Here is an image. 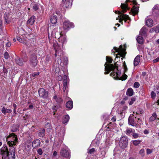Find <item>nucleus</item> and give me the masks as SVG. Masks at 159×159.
Here are the masks:
<instances>
[{"mask_svg":"<svg viewBox=\"0 0 159 159\" xmlns=\"http://www.w3.org/2000/svg\"><path fill=\"white\" fill-rule=\"evenodd\" d=\"M4 16L5 19H7L8 18V15L7 13L6 14V13H5L4 14Z\"/></svg>","mask_w":159,"mask_h":159,"instance_id":"59","label":"nucleus"},{"mask_svg":"<svg viewBox=\"0 0 159 159\" xmlns=\"http://www.w3.org/2000/svg\"><path fill=\"white\" fill-rule=\"evenodd\" d=\"M57 14H53L51 17L50 22L52 24H55L57 21Z\"/></svg>","mask_w":159,"mask_h":159,"instance_id":"19","label":"nucleus"},{"mask_svg":"<svg viewBox=\"0 0 159 159\" xmlns=\"http://www.w3.org/2000/svg\"><path fill=\"white\" fill-rule=\"evenodd\" d=\"M70 119V117L68 115L65 116V117L63 118L62 120V122L63 124L67 123Z\"/></svg>","mask_w":159,"mask_h":159,"instance_id":"28","label":"nucleus"},{"mask_svg":"<svg viewBox=\"0 0 159 159\" xmlns=\"http://www.w3.org/2000/svg\"><path fill=\"white\" fill-rule=\"evenodd\" d=\"M141 141L140 140H136L132 141L133 144L135 146H137L141 142Z\"/></svg>","mask_w":159,"mask_h":159,"instance_id":"37","label":"nucleus"},{"mask_svg":"<svg viewBox=\"0 0 159 159\" xmlns=\"http://www.w3.org/2000/svg\"><path fill=\"white\" fill-rule=\"evenodd\" d=\"M154 30L155 31V32L156 33H158L159 32V28L158 27H156Z\"/></svg>","mask_w":159,"mask_h":159,"instance_id":"56","label":"nucleus"},{"mask_svg":"<svg viewBox=\"0 0 159 159\" xmlns=\"http://www.w3.org/2000/svg\"><path fill=\"white\" fill-rule=\"evenodd\" d=\"M33 41V39H28V40H25L24 42L26 43L27 44H25V45L27 46H30V45L31 46V44L30 43Z\"/></svg>","mask_w":159,"mask_h":159,"instance_id":"36","label":"nucleus"},{"mask_svg":"<svg viewBox=\"0 0 159 159\" xmlns=\"http://www.w3.org/2000/svg\"><path fill=\"white\" fill-rule=\"evenodd\" d=\"M4 58L6 59H8L9 57V54L7 52H4Z\"/></svg>","mask_w":159,"mask_h":159,"instance_id":"43","label":"nucleus"},{"mask_svg":"<svg viewBox=\"0 0 159 159\" xmlns=\"http://www.w3.org/2000/svg\"><path fill=\"white\" fill-rule=\"evenodd\" d=\"M111 120L113 122H115L116 120V118L115 116L113 117L111 119Z\"/></svg>","mask_w":159,"mask_h":159,"instance_id":"58","label":"nucleus"},{"mask_svg":"<svg viewBox=\"0 0 159 159\" xmlns=\"http://www.w3.org/2000/svg\"><path fill=\"white\" fill-rule=\"evenodd\" d=\"M121 7L123 9V12H125L127 9H128V7L125 4H121Z\"/></svg>","mask_w":159,"mask_h":159,"instance_id":"34","label":"nucleus"},{"mask_svg":"<svg viewBox=\"0 0 159 159\" xmlns=\"http://www.w3.org/2000/svg\"><path fill=\"white\" fill-rule=\"evenodd\" d=\"M45 130L44 129H42L39 132V135L40 137H42L45 135Z\"/></svg>","mask_w":159,"mask_h":159,"instance_id":"38","label":"nucleus"},{"mask_svg":"<svg viewBox=\"0 0 159 159\" xmlns=\"http://www.w3.org/2000/svg\"><path fill=\"white\" fill-rule=\"evenodd\" d=\"M152 14L155 16L159 14V9L158 5H155L152 9Z\"/></svg>","mask_w":159,"mask_h":159,"instance_id":"18","label":"nucleus"},{"mask_svg":"<svg viewBox=\"0 0 159 159\" xmlns=\"http://www.w3.org/2000/svg\"><path fill=\"white\" fill-rule=\"evenodd\" d=\"M66 107L69 109H71L73 107V102L72 101H69L66 104Z\"/></svg>","mask_w":159,"mask_h":159,"instance_id":"26","label":"nucleus"},{"mask_svg":"<svg viewBox=\"0 0 159 159\" xmlns=\"http://www.w3.org/2000/svg\"><path fill=\"white\" fill-rule=\"evenodd\" d=\"M17 40L21 43H22L25 44H27L26 43L24 42L25 40L23 39L22 38L20 37H17Z\"/></svg>","mask_w":159,"mask_h":159,"instance_id":"39","label":"nucleus"},{"mask_svg":"<svg viewBox=\"0 0 159 159\" xmlns=\"http://www.w3.org/2000/svg\"><path fill=\"white\" fill-rule=\"evenodd\" d=\"M144 133L146 134H148L149 133V131L147 130H145L144 131Z\"/></svg>","mask_w":159,"mask_h":159,"instance_id":"62","label":"nucleus"},{"mask_svg":"<svg viewBox=\"0 0 159 159\" xmlns=\"http://www.w3.org/2000/svg\"><path fill=\"white\" fill-rule=\"evenodd\" d=\"M128 140L125 136L121 137L119 142V145L122 148H125L127 146Z\"/></svg>","mask_w":159,"mask_h":159,"instance_id":"7","label":"nucleus"},{"mask_svg":"<svg viewBox=\"0 0 159 159\" xmlns=\"http://www.w3.org/2000/svg\"><path fill=\"white\" fill-rule=\"evenodd\" d=\"M133 136L134 138H137L139 137V134L137 133H134Z\"/></svg>","mask_w":159,"mask_h":159,"instance_id":"53","label":"nucleus"},{"mask_svg":"<svg viewBox=\"0 0 159 159\" xmlns=\"http://www.w3.org/2000/svg\"><path fill=\"white\" fill-rule=\"evenodd\" d=\"M35 20V18L34 16H32L27 21V23L28 24L32 25L34 23Z\"/></svg>","mask_w":159,"mask_h":159,"instance_id":"21","label":"nucleus"},{"mask_svg":"<svg viewBox=\"0 0 159 159\" xmlns=\"http://www.w3.org/2000/svg\"><path fill=\"white\" fill-rule=\"evenodd\" d=\"M37 152L40 155H42L43 153L42 150L41 148H39L37 150Z\"/></svg>","mask_w":159,"mask_h":159,"instance_id":"47","label":"nucleus"},{"mask_svg":"<svg viewBox=\"0 0 159 159\" xmlns=\"http://www.w3.org/2000/svg\"><path fill=\"white\" fill-rule=\"evenodd\" d=\"M106 58L107 62L104 65L105 70H118V64L116 62L114 64H111L112 61V59L107 56Z\"/></svg>","mask_w":159,"mask_h":159,"instance_id":"4","label":"nucleus"},{"mask_svg":"<svg viewBox=\"0 0 159 159\" xmlns=\"http://www.w3.org/2000/svg\"><path fill=\"white\" fill-rule=\"evenodd\" d=\"M128 124L134 127H137V125H138L135 122L133 116H131V115H130L129 118Z\"/></svg>","mask_w":159,"mask_h":159,"instance_id":"16","label":"nucleus"},{"mask_svg":"<svg viewBox=\"0 0 159 159\" xmlns=\"http://www.w3.org/2000/svg\"><path fill=\"white\" fill-rule=\"evenodd\" d=\"M134 129L131 128H128L125 131V133L127 135H129L131 133H134Z\"/></svg>","mask_w":159,"mask_h":159,"instance_id":"29","label":"nucleus"},{"mask_svg":"<svg viewBox=\"0 0 159 159\" xmlns=\"http://www.w3.org/2000/svg\"><path fill=\"white\" fill-rule=\"evenodd\" d=\"M139 84L138 82H135L134 85V87L135 88H137L139 87Z\"/></svg>","mask_w":159,"mask_h":159,"instance_id":"44","label":"nucleus"},{"mask_svg":"<svg viewBox=\"0 0 159 159\" xmlns=\"http://www.w3.org/2000/svg\"><path fill=\"white\" fill-rule=\"evenodd\" d=\"M61 60V58H59L57 62L58 64H56L57 66H58V70L65 69L67 68L66 66L68 64V58L67 57L63 56Z\"/></svg>","mask_w":159,"mask_h":159,"instance_id":"5","label":"nucleus"},{"mask_svg":"<svg viewBox=\"0 0 159 159\" xmlns=\"http://www.w3.org/2000/svg\"><path fill=\"white\" fill-rule=\"evenodd\" d=\"M127 109L128 107L127 106H124L122 109L119 111L118 113L121 115H123L124 113L125 112Z\"/></svg>","mask_w":159,"mask_h":159,"instance_id":"31","label":"nucleus"},{"mask_svg":"<svg viewBox=\"0 0 159 159\" xmlns=\"http://www.w3.org/2000/svg\"><path fill=\"white\" fill-rule=\"evenodd\" d=\"M59 33H60V35L61 36L60 38H59V41L61 43L63 46L64 44H66V38L65 36H62V34L61 32H59L58 34H59Z\"/></svg>","mask_w":159,"mask_h":159,"instance_id":"17","label":"nucleus"},{"mask_svg":"<svg viewBox=\"0 0 159 159\" xmlns=\"http://www.w3.org/2000/svg\"><path fill=\"white\" fill-rule=\"evenodd\" d=\"M60 154L62 157L67 158V159H70V150L67 148L61 149L60 152Z\"/></svg>","mask_w":159,"mask_h":159,"instance_id":"8","label":"nucleus"},{"mask_svg":"<svg viewBox=\"0 0 159 159\" xmlns=\"http://www.w3.org/2000/svg\"><path fill=\"white\" fill-rule=\"evenodd\" d=\"M69 81L70 80L68 76L64 75L63 77V91H65L66 88L68 87Z\"/></svg>","mask_w":159,"mask_h":159,"instance_id":"11","label":"nucleus"},{"mask_svg":"<svg viewBox=\"0 0 159 159\" xmlns=\"http://www.w3.org/2000/svg\"><path fill=\"white\" fill-rule=\"evenodd\" d=\"M11 44L10 42H8L6 44V46L8 47H9L11 46Z\"/></svg>","mask_w":159,"mask_h":159,"instance_id":"60","label":"nucleus"},{"mask_svg":"<svg viewBox=\"0 0 159 159\" xmlns=\"http://www.w3.org/2000/svg\"><path fill=\"white\" fill-rule=\"evenodd\" d=\"M104 74H107L111 71L110 75L114 79L116 80L122 79L125 80L127 78V75L125 74L126 70L123 71L122 74L121 73L120 70H105Z\"/></svg>","mask_w":159,"mask_h":159,"instance_id":"1","label":"nucleus"},{"mask_svg":"<svg viewBox=\"0 0 159 159\" xmlns=\"http://www.w3.org/2000/svg\"><path fill=\"white\" fill-rule=\"evenodd\" d=\"M39 72H34L32 74V76L33 77H35L36 75H39Z\"/></svg>","mask_w":159,"mask_h":159,"instance_id":"49","label":"nucleus"},{"mask_svg":"<svg viewBox=\"0 0 159 159\" xmlns=\"http://www.w3.org/2000/svg\"><path fill=\"white\" fill-rule=\"evenodd\" d=\"M159 61V57H157L156 59H154L153 61V62L154 63H156L158 62Z\"/></svg>","mask_w":159,"mask_h":159,"instance_id":"55","label":"nucleus"},{"mask_svg":"<svg viewBox=\"0 0 159 159\" xmlns=\"http://www.w3.org/2000/svg\"><path fill=\"white\" fill-rule=\"evenodd\" d=\"M157 90L156 91V92L157 93H159V86H158L157 88Z\"/></svg>","mask_w":159,"mask_h":159,"instance_id":"64","label":"nucleus"},{"mask_svg":"<svg viewBox=\"0 0 159 159\" xmlns=\"http://www.w3.org/2000/svg\"><path fill=\"white\" fill-rule=\"evenodd\" d=\"M5 20L6 21V22L7 24L9 23L10 22L9 19L8 18L7 19H5Z\"/></svg>","mask_w":159,"mask_h":159,"instance_id":"63","label":"nucleus"},{"mask_svg":"<svg viewBox=\"0 0 159 159\" xmlns=\"http://www.w3.org/2000/svg\"><path fill=\"white\" fill-rule=\"evenodd\" d=\"M152 152V150L149 149H147V153L148 154H150Z\"/></svg>","mask_w":159,"mask_h":159,"instance_id":"54","label":"nucleus"},{"mask_svg":"<svg viewBox=\"0 0 159 159\" xmlns=\"http://www.w3.org/2000/svg\"><path fill=\"white\" fill-rule=\"evenodd\" d=\"M95 151V149L94 148H92L88 151L89 153L92 154Z\"/></svg>","mask_w":159,"mask_h":159,"instance_id":"50","label":"nucleus"},{"mask_svg":"<svg viewBox=\"0 0 159 159\" xmlns=\"http://www.w3.org/2000/svg\"><path fill=\"white\" fill-rule=\"evenodd\" d=\"M147 31V29L145 27H143L140 30V33L141 35L145 36Z\"/></svg>","mask_w":159,"mask_h":159,"instance_id":"24","label":"nucleus"},{"mask_svg":"<svg viewBox=\"0 0 159 159\" xmlns=\"http://www.w3.org/2000/svg\"><path fill=\"white\" fill-rule=\"evenodd\" d=\"M27 56L26 55H25L24 57V62H26L27 61Z\"/></svg>","mask_w":159,"mask_h":159,"instance_id":"57","label":"nucleus"},{"mask_svg":"<svg viewBox=\"0 0 159 159\" xmlns=\"http://www.w3.org/2000/svg\"><path fill=\"white\" fill-rule=\"evenodd\" d=\"M53 47L54 49L56 50H58V48H57V47H58V43L57 42H55L53 43Z\"/></svg>","mask_w":159,"mask_h":159,"instance_id":"42","label":"nucleus"},{"mask_svg":"<svg viewBox=\"0 0 159 159\" xmlns=\"http://www.w3.org/2000/svg\"><path fill=\"white\" fill-rule=\"evenodd\" d=\"M118 14L120 15V16H118L120 18L119 21L120 23L122 22L123 20H125V22L126 20H130V19L128 15L126 14H123L120 11H118Z\"/></svg>","mask_w":159,"mask_h":159,"instance_id":"12","label":"nucleus"},{"mask_svg":"<svg viewBox=\"0 0 159 159\" xmlns=\"http://www.w3.org/2000/svg\"><path fill=\"white\" fill-rule=\"evenodd\" d=\"M138 8L135 6L133 7V9H132L131 11L132 13L134 15L137 14L138 13Z\"/></svg>","mask_w":159,"mask_h":159,"instance_id":"33","label":"nucleus"},{"mask_svg":"<svg viewBox=\"0 0 159 159\" xmlns=\"http://www.w3.org/2000/svg\"><path fill=\"white\" fill-rule=\"evenodd\" d=\"M40 141L39 139H36L33 142L32 146L34 148L38 147L40 146Z\"/></svg>","mask_w":159,"mask_h":159,"instance_id":"20","label":"nucleus"},{"mask_svg":"<svg viewBox=\"0 0 159 159\" xmlns=\"http://www.w3.org/2000/svg\"><path fill=\"white\" fill-rule=\"evenodd\" d=\"M71 5L69 0H62L61 4V6L64 8H67Z\"/></svg>","mask_w":159,"mask_h":159,"instance_id":"15","label":"nucleus"},{"mask_svg":"<svg viewBox=\"0 0 159 159\" xmlns=\"http://www.w3.org/2000/svg\"><path fill=\"white\" fill-rule=\"evenodd\" d=\"M115 50L116 52H119L120 51V49L119 48H116V47H114Z\"/></svg>","mask_w":159,"mask_h":159,"instance_id":"61","label":"nucleus"},{"mask_svg":"<svg viewBox=\"0 0 159 159\" xmlns=\"http://www.w3.org/2000/svg\"><path fill=\"white\" fill-rule=\"evenodd\" d=\"M37 58L35 54H32L30 59V64L32 66H35L37 64Z\"/></svg>","mask_w":159,"mask_h":159,"instance_id":"9","label":"nucleus"},{"mask_svg":"<svg viewBox=\"0 0 159 159\" xmlns=\"http://www.w3.org/2000/svg\"><path fill=\"white\" fill-rule=\"evenodd\" d=\"M67 70H59V71L58 72L59 73V75L58 76V79L59 80H62V76L61 75L59 74V73H60L61 75H63V74L65 73V72H66Z\"/></svg>","mask_w":159,"mask_h":159,"instance_id":"30","label":"nucleus"},{"mask_svg":"<svg viewBox=\"0 0 159 159\" xmlns=\"http://www.w3.org/2000/svg\"><path fill=\"white\" fill-rule=\"evenodd\" d=\"M2 112L4 114H6L7 112V109L4 107L2 108Z\"/></svg>","mask_w":159,"mask_h":159,"instance_id":"52","label":"nucleus"},{"mask_svg":"<svg viewBox=\"0 0 159 159\" xmlns=\"http://www.w3.org/2000/svg\"><path fill=\"white\" fill-rule=\"evenodd\" d=\"M135 100H136V99L135 98H132L131 99V101H130L129 102V105H132L134 103V102L135 101Z\"/></svg>","mask_w":159,"mask_h":159,"instance_id":"40","label":"nucleus"},{"mask_svg":"<svg viewBox=\"0 0 159 159\" xmlns=\"http://www.w3.org/2000/svg\"><path fill=\"white\" fill-rule=\"evenodd\" d=\"M38 93L39 96L44 98H47L48 95V92L46 91L44 89L41 88L39 89Z\"/></svg>","mask_w":159,"mask_h":159,"instance_id":"10","label":"nucleus"},{"mask_svg":"<svg viewBox=\"0 0 159 159\" xmlns=\"http://www.w3.org/2000/svg\"><path fill=\"white\" fill-rule=\"evenodd\" d=\"M151 95L152 98L154 99L156 96V93L153 91H152L151 93Z\"/></svg>","mask_w":159,"mask_h":159,"instance_id":"45","label":"nucleus"},{"mask_svg":"<svg viewBox=\"0 0 159 159\" xmlns=\"http://www.w3.org/2000/svg\"><path fill=\"white\" fill-rule=\"evenodd\" d=\"M39 8V5L38 4H35L33 6V9L35 11L37 10Z\"/></svg>","mask_w":159,"mask_h":159,"instance_id":"41","label":"nucleus"},{"mask_svg":"<svg viewBox=\"0 0 159 159\" xmlns=\"http://www.w3.org/2000/svg\"><path fill=\"white\" fill-rule=\"evenodd\" d=\"M136 40L140 44H142L143 43V38L140 36H138L136 39Z\"/></svg>","mask_w":159,"mask_h":159,"instance_id":"35","label":"nucleus"},{"mask_svg":"<svg viewBox=\"0 0 159 159\" xmlns=\"http://www.w3.org/2000/svg\"><path fill=\"white\" fill-rule=\"evenodd\" d=\"M9 154L7 147L6 145H4L0 149V154L2 156V159H7Z\"/></svg>","mask_w":159,"mask_h":159,"instance_id":"6","label":"nucleus"},{"mask_svg":"<svg viewBox=\"0 0 159 159\" xmlns=\"http://www.w3.org/2000/svg\"><path fill=\"white\" fill-rule=\"evenodd\" d=\"M73 26V24L69 21H65L63 23V27L65 30H68Z\"/></svg>","mask_w":159,"mask_h":159,"instance_id":"13","label":"nucleus"},{"mask_svg":"<svg viewBox=\"0 0 159 159\" xmlns=\"http://www.w3.org/2000/svg\"><path fill=\"white\" fill-rule=\"evenodd\" d=\"M6 141L9 146L12 147L17 144L18 139L14 134L11 133L7 137Z\"/></svg>","mask_w":159,"mask_h":159,"instance_id":"3","label":"nucleus"},{"mask_svg":"<svg viewBox=\"0 0 159 159\" xmlns=\"http://www.w3.org/2000/svg\"><path fill=\"white\" fill-rule=\"evenodd\" d=\"M15 60L17 64L20 66H22L23 65V62L19 57H17L16 58Z\"/></svg>","mask_w":159,"mask_h":159,"instance_id":"25","label":"nucleus"},{"mask_svg":"<svg viewBox=\"0 0 159 159\" xmlns=\"http://www.w3.org/2000/svg\"><path fill=\"white\" fill-rule=\"evenodd\" d=\"M10 154L8 155V159H15V148L14 147H11L9 149Z\"/></svg>","mask_w":159,"mask_h":159,"instance_id":"14","label":"nucleus"},{"mask_svg":"<svg viewBox=\"0 0 159 159\" xmlns=\"http://www.w3.org/2000/svg\"><path fill=\"white\" fill-rule=\"evenodd\" d=\"M146 24L148 26L151 27L153 26V21L152 19H148L146 21Z\"/></svg>","mask_w":159,"mask_h":159,"instance_id":"23","label":"nucleus"},{"mask_svg":"<svg viewBox=\"0 0 159 159\" xmlns=\"http://www.w3.org/2000/svg\"><path fill=\"white\" fill-rule=\"evenodd\" d=\"M50 57L49 55H47L46 56V57L45 59V61L46 63L48 62L49 61V60H50Z\"/></svg>","mask_w":159,"mask_h":159,"instance_id":"48","label":"nucleus"},{"mask_svg":"<svg viewBox=\"0 0 159 159\" xmlns=\"http://www.w3.org/2000/svg\"><path fill=\"white\" fill-rule=\"evenodd\" d=\"M140 61V55H137L135 58L134 64V66H136L138 65Z\"/></svg>","mask_w":159,"mask_h":159,"instance_id":"22","label":"nucleus"},{"mask_svg":"<svg viewBox=\"0 0 159 159\" xmlns=\"http://www.w3.org/2000/svg\"><path fill=\"white\" fill-rule=\"evenodd\" d=\"M109 143L108 140L104 143H102L100 147V151L97 155L99 159H102L105 157V155L109 148Z\"/></svg>","mask_w":159,"mask_h":159,"instance_id":"2","label":"nucleus"},{"mask_svg":"<svg viewBox=\"0 0 159 159\" xmlns=\"http://www.w3.org/2000/svg\"><path fill=\"white\" fill-rule=\"evenodd\" d=\"M133 113L134 114H133L132 116H134V117H135V118L136 117V116H135L136 115L139 114V112L138 111H137L136 112L135 111H134L133 112Z\"/></svg>","mask_w":159,"mask_h":159,"instance_id":"51","label":"nucleus"},{"mask_svg":"<svg viewBox=\"0 0 159 159\" xmlns=\"http://www.w3.org/2000/svg\"><path fill=\"white\" fill-rule=\"evenodd\" d=\"M139 153L142 156H143L144 155V150L143 149H141L139 151Z\"/></svg>","mask_w":159,"mask_h":159,"instance_id":"46","label":"nucleus"},{"mask_svg":"<svg viewBox=\"0 0 159 159\" xmlns=\"http://www.w3.org/2000/svg\"><path fill=\"white\" fill-rule=\"evenodd\" d=\"M157 115L156 113H153L150 118L149 120L150 121H153L157 119Z\"/></svg>","mask_w":159,"mask_h":159,"instance_id":"32","label":"nucleus"},{"mask_svg":"<svg viewBox=\"0 0 159 159\" xmlns=\"http://www.w3.org/2000/svg\"><path fill=\"white\" fill-rule=\"evenodd\" d=\"M134 93V91L133 89L131 88H129L127 90L126 94L127 95L129 96H132Z\"/></svg>","mask_w":159,"mask_h":159,"instance_id":"27","label":"nucleus"}]
</instances>
